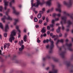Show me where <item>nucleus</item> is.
<instances>
[{"mask_svg":"<svg viewBox=\"0 0 73 73\" xmlns=\"http://www.w3.org/2000/svg\"><path fill=\"white\" fill-rule=\"evenodd\" d=\"M31 9L32 10V11H34V12L36 14V13H37V11H35V8L32 7V8H31Z\"/></svg>","mask_w":73,"mask_h":73,"instance_id":"5701e85b","label":"nucleus"},{"mask_svg":"<svg viewBox=\"0 0 73 73\" xmlns=\"http://www.w3.org/2000/svg\"><path fill=\"white\" fill-rule=\"evenodd\" d=\"M4 2L5 3V7L4 9L6 10L7 9V8L8 6V2H7L6 0H4Z\"/></svg>","mask_w":73,"mask_h":73,"instance_id":"423d86ee","label":"nucleus"},{"mask_svg":"<svg viewBox=\"0 0 73 73\" xmlns=\"http://www.w3.org/2000/svg\"><path fill=\"white\" fill-rule=\"evenodd\" d=\"M58 20H59V18H56L55 19V21H58Z\"/></svg>","mask_w":73,"mask_h":73,"instance_id":"58836bf2","label":"nucleus"},{"mask_svg":"<svg viewBox=\"0 0 73 73\" xmlns=\"http://www.w3.org/2000/svg\"><path fill=\"white\" fill-rule=\"evenodd\" d=\"M47 25V24L46 23H44V25Z\"/></svg>","mask_w":73,"mask_h":73,"instance_id":"603ef678","label":"nucleus"},{"mask_svg":"<svg viewBox=\"0 0 73 73\" xmlns=\"http://www.w3.org/2000/svg\"><path fill=\"white\" fill-rule=\"evenodd\" d=\"M62 30H64V27H63V26H62Z\"/></svg>","mask_w":73,"mask_h":73,"instance_id":"3c124183","label":"nucleus"},{"mask_svg":"<svg viewBox=\"0 0 73 73\" xmlns=\"http://www.w3.org/2000/svg\"><path fill=\"white\" fill-rule=\"evenodd\" d=\"M4 37H7V33H5L4 34Z\"/></svg>","mask_w":73,"mask_h":73,"instance_id":"4c0bfd02","label":"nucleus"},{"mask_svg":"<svg viewBox=\"0 0 73 73\" xmlns=\"http://www.w3.org/2000/svg\"><path fill=\"white\" fill-rule=\"evenodd\" d=\"M50 36H52V38H54L56 37V36L54 35L53 36V33H50Z\"/></svg>","mask_w":73,"mask_h":73,"instance_id":"bb28decb","label":"nucleus"},{"mask_svg":"<svg viewBox=\"0 0 73 73\" xmlns=\"http://www.w3.org/2000/svg\"><path fill=\"white\" fill-rule=\"evenodd\" d=\"M9 9L8 11L5 13V15H7V16L8 17L7 18V17H6L5 16H4L3 18L1 19V20L2 21H3V23H4L5 22V21L4 20H5V19H7V20H12V18H11V17H10L8 15V12H9Z\"/></svg>","mask_w":73,"mask_h":73,"instance_id":"7ed1b4c3","label":"nucleus"},{"mask_svg":"<svg viewBox=\"0 0 73 73\" xmlns=\"http://www.w3.org/2000/svg\"><path fill=\"white\" fill-rule=\"evenodd\" d=\"M46 36V34H44L43 35L41 34L40 36V37H41V38H42V37H43V36H44V37H45V36Z\"/></svg>","mask_w":73,"mask_h":73,"instance_id":"cd10ccee","label":"nucleus"},{"mask_svg":"<svg viewBox=\"0 0 73 73\" xmlns=\"http://www.w3.org/2000/svg\"><path fill=\"white\" fill-rule=\"evenodd\" d=\"M59 42H64V40L61 39L60 40H57V42L56 43V44H57Z\"/></svg>","mask_w":73,"mask_h":73,"instance_id":"6ab92c4d","label":"nucleus"},{"mask_svg":"<svg viewBox=\"0 0 73 73\" xmlns=\"http://www.w3.org/2000/svg\"><path fill=\"white\" fill-rule=\"evenodd\" d=\"M66 45L68 46H72V44H66Z\"/></svg>","mask_w":73,"mask_h":73,"instance_id":"f704fd0d","label":"nucleus"},{"mask_svg":"<svg viewBox=\"0 0 73 73\" xmlns=\"http://www.w3.org/2000/svg\"><path fill=\"white\" fill-rule=\"evenodd\" d=\"M68 40L66 39V42H68Z\"/></svg>","mask_w":73,"mask_h":73,"instance_id":"338daca9","label":"nucleus"},{"mask_svg":"<svg viewBox=\"0 0 73 73\" xmlns=\"http://www.w3.org/2000/svg\"><path fill=\"white\" fill-rule=\"evenodd\" d=\"M9 46H10V44L9 43H6V46L7 48H9Z\"/></svg>","mask_w":73,"mask_h":73,"instance_id":"7c9ffc66","label":"nucleus"},{"mask_svg":"<svg viewBox=\"0 0 73 73\" xmlns=\"http://www.w3.org/2000/svg\"><path fill=\"white\" fill-rule=\"evenodd\" d=\"M50 29V27L49 26H48L47 27V29H48V30H49Z\"/></svg>","mask_w":73,"mask_h":73,"instance_id":"37998d69","label":"nucleus"},{"mask_svg":"<svg viewBox=\"0 0 73 73\" xmlns=\"http://www.w3.org/2000/svg\"><path fill=\"white\" fill-rule=\"evenodd\" d=\"M46 42L47 43H48V42L49 41H50L51 42V44L50 45V49L51 50H52L53 48L54 47V45H53V43H54V42H53V41H52V39H51L50 38L49 40L48 39H46Z\"/></svg>","mask_w":73,"mask_h":73,"instance_id":"20e7f679","label":"nucleus"},{"mask_svg":"<svg viewBox=\"0 0 73 73\" xmlns=\"http://www.w3.org/2000/svg\"><path fill=\"white\" fill-rule=\"evenodd\" d=\"M62 20L63 21L64 24L66 23V18L65 17H62Z\"/></svg>","mask_w":73,"mask_h":73,"instance_id":"9d476101","label":"nucleus"},{"mask_svg":"<svg viewBox=\"0 0 73 73\" xmlns=\"http://www.w3.org/2000/svg\"><path fill=\"white\" fill-rule=\"evenodd\" d=\"M45 42H46V40H44L43 41V43H45Z\"/></svg>","mask_w":73,"mask_h":73,"instance_id":"de8ad7c7","label":"nucleus"},{"mask_svg":"<svg viewBox=\"0 0 73 73\" xmlns=\"http://www.w3.org/2000/svg\"><path fill=\"white\" fill-rule=\"evenodd\" d=\"M20 36H21L20 35H19L18 36V38H20Z\"/></svg>","mask_w":73,"mask_h":73,"instance_id":"6e6d98bb","label":"nucleus"},{"mask_svg":"<svg viewBox=\"0 0 73 73\" xmlns=\"http://www.w3.org/2000/svg\"><path fill=\"white\" fill-rule=\"evenodd\" d=\"M35 27H36V28H38V27H39V25H36L35 26Z\"/></svg>","mask_w":73,"mask_h":73,"instance_id":"ea45409f","label":"nucleus"},{"mask_svg":"<svg viewBox=\"0 0 73 73\" xmlns=\"http://www.w3.org/2000/svg\"><path fill=\"white\" fill-rule=\"evenodd\" d=\"M56 16H57L58 17H60L61 16V14H56V13H54L53 14V17H55Z\"/></svg>","mask_w":73,"mask_h":73,"instance_id":"ddd939ff","label":"nucleus"},{"mask_svg":"<svg viewBox=\"0 0 73 73\" xmlns=\"http://www.w3.org/2000/svg\"><path fill=\"white\" fill-rule=\"evenodd\" d=\"M57 70H53L52 71L50 72L49 73H57Z\"/></svg>","mask_w":73,"mask_h":73,"instance_id":"2eb2a0df","label":"nucleus"},{"mask_svg":"<svg viewBox=\"0 0 73 73\" xmlns=\"http://www.w3.org/2000/svg\"><path fill=\"white\" fill-rule=\"evenodd\" d=\"M51 31L52 32H53V31H54V28H52V29L51 30Z\"/></svg>","mask_w":73,"mask_h":73,"instance_id":"8fccbe9b","label":"nucleus"},{"mask_svg":"<svg viewBox=\"0 0 73 73\" xmlns=\"http://www.w3.org/2000/svg\"><path fill=\"white\" fill-rule=\"evenodd\" d=\"M39 23L40 24H42V20L41 19L39 21Z\"/></svg>","mask_w":73,"mask_h":73,"instance_id":"72a5a7b5","label":"nucleus"},{"mask_svg":"<svg viewBox=\"0 0 73 73\" xmlns=\"http://www.w3.org/2000/svg\"><path fill=\"white\" fill-rule=\"evenodd\" d=\"M14 20L15 22L14 23V25H16V23H17V22H18V20L15 19Z\"/></svg>","mask_w":73,"mask_h":73,"instance_id":"c85d7f7f","label":"nucleus"},{"mask_svg":"<svg viewBox=\"0 0 73 73\" xmlns=\"http://www.w3.org/2000/svg\"><path fill=\"white\" fill-rule=\"evenodd\" d=\"M23 40L25 42L27 41V35H25L23 37Z\"/></svg>","mask_w":73,"mask_h":73,"instance_id":"412c9836","label":"nucleus"},{"mask_svg":"<svg viewBox=\"0 0 73 73\" xmlns=\"http://www.w3.org/2000/svg\"><path fill=\"white\" fill-rule=\"evenodd\" d=\"M2 37V36H1V35H0V38H1V39Z\"/></svg>","mask_w":73,"mask_h":73,"instance_id":"4d7b16f0","label":"nucleus"},{"mask_svg":"<svg viewBox=\"0 0 73 73\" xmlns=\"http://www.w3.org/2000/svg\"><path fill=\"white\" fill-rule=\"evenodd\" d=\"M51 0H48V1H47L46 2L43 1L42 3H40V1H38V0H36L37 1V2L36 3V4H38V5H42V4H46L48 5H51Z\"/></svg>","mask_w":73,"mask_h":73,"instance_id":"f03ea898","label":"nucleus"},{"mask_svg":"<svg viewBox=\"0 0 73 73\" xmlns=\"http://www.w3.org/2000/svg\"><path fill=\"white\" fill-rule=\"evenodd\" d=\"M49 69V67H47L46 68V70H48Z\"/></svg>","mask_w":73,"mask_h":73,"instance_id":"e2e57ef3","label":"nucleus"},{"mask_svg":"<svg viewBox=\"0 0 73 73\" xmlns=\"http://www.w3.org/2000/svg\"><path fill=\"white\" fill-rule=\"evenodd\" d=\"M59 37H61L62 36V34H60L59 35Z\"/></svg>","mask_w":73,"mask_h":73,"instance_id":"09e8293b","label":"nucleus"},{"mask_svg":"<svg viewBox=\"0 0 73 73\" xmlns=\"http://www.w3.org/2000/svg\"><path fill=\"white\" fill-rule=\"evenodd\" d=\"M9 29V27H8V25H5V32H7V31H8V29Z\"/></svg>","mask_w":73,"mask_h":73,"instance_id":"f8f14e48","label":"nucleus"},{"mask_svg":"<svg viewBox=\"0 0 73 73\" xmlns=\"http://www.w3.org/2000/svg\"><path fill=\"white\" fill-rule=\"evenodd\" d=\"M24 43V41L23 40H22L21 41V42L20 41H19V42L18 43L19 44V45H22Z\"/></svg>","mask_w":73,"mask_h":73,"instance_id":"dca6fc26","label":"nucleus"},{"mask_svg":"<svg viewBox=\"0 0 73 73\" xmlns=\"http://www.w3.org/2000/svg\"><path fill=\"white\" fill-rule=\"evenodd\" d=\"M24 45H23L21 46V47L19 48V51H22L24 49Z\"/></svg>","mask_w":73,"mask_h":73,"instance_id":"4be33fe9","label":"nucleus"},{"mask_svg":"<svg viewBox=\"0 0 73 73\" xmlns=\"http://www.w3.org/2000/svg\"><path fill=\"white\" fill-rule=\"evenodd\" d=\"M15 3V0H12V1L9 3V6L10 7H12V3Z\"/></svg>","mask_w":73,"mask_h":73,"instance_id":"f3484780","label":"nucleus"},{"mask_svg":"<svg viewBox=\"0 0 73 73\" xmlns=\"http://www.w3.org/2000/svg\"><path fill=\"white\" fill-rule=\"evenodd\" d=\"M56 40H57V38H56L54 39V41H55Z\"/></svg>","mask_w":73,"mask_h":73,"instance_id":"bf43d9fd","label":"nucleus"},{"mask_svg":"<svg viewBox=\"0 0 73 73\" xmlns=\"http://www.w3.org/2000/svg\"><path fill=\"white\" fill-rule=\"evenodd\" d=\"M0 54L1 55V50H0Z\"/></svg>","mask_w":73,"mask_h":73,"instance_id":"13d9d810","label":"nucleus"},{"mask_svg":"<svg viewBox=\"0 0 73 73\" xmlns=\"http://www.w3.org/2000/svg\"><path fill=\"white\" fill-rule=\"evenodd\" d=\"M45 16H43L42 17V19L43 20H45Z\"/></svg>","mask_w":73,"mask_h":73,"instance_id":"a19ab883","label":"nucleus"},{"mask_svg":"<svg viewBox=\"0 0 73 73\" xmlns=\"http://www.w3.org/2000/svg\"><path fill=\"white\" fill-rule=\"evenodd\" d=\"M3 9V7L1 6L0 7V11L1 12L2 10Z\"/></svg>","mask_w":73,"mask_h":73,"instance_id":"e433bc0d","label":"nucleus"},{"mask_svg":"<svg viewBox=\"0 0 73 73\" xmlns=\"http://www.w3.org/2000/svg\"><path fill=\"white\" fill-rule=\"evenodd\" d=\"M26 29H24V32H26Z\"/></svg>","mask_w":73,"mask_h":73,"instance_id":"864d4df0","label":"nucleus"},{"mask_svg":"<svg viewBox=\"0 0 73 73\" xmlns=\"http://www.w3.org/2000/svg\"><path fill=\"white\" fill-rule=\"evenodd\" d=\"M50 34V31H48L47 32V35H49V34Z\"/></svg>","mask_w":73,"mask_h":73,"instance_id":"a18cd8bd","label":"nucleus"},{"mask_svg":"<svg viewBox=\"0 0 73 73\" xmlns=\"http://www.w3.org/2000/svg\"><path fill=\"white\" fill-rule=\"evenodd\" d=\"M58 25H59V23H58V24H56V26Z\"/></svg>","mask_w":73,"mask_h":73,"instance_id":"774afa93","label":"nucleus"},{"mask_svg":"<svg viewBox=\"0 0 73 73\" xmlns=\"http://www.w3.org/2000/svg\"><path fill=\"white\" fill-rule=\"evenodd\" d=\"M67 24H68V26L67 27V28H69V26H70V25H71L72 24L71 23V22L70 21H68V22H67Z\"/></svg>","mask_w":73,"mask_h":73,"instance_id":"aec40b11","label":"nucleus"},{"mask_svg":"<svg viewBox=\"0 0 73 73\" xmlns=\"http://www.w3.org/2000/svg\"><path fill=\"white\" fill-rule=\"evenodd\" d=\"M42 11H39V12L41 14H42L43 13H44V11L45 10V8H43L42 9Z\"/></svg>","mask_w":73,"mask_h":73,"instance_id":"4468645a","label":"nucleus"},{"mask_svg":"<svg viewBox=\"0 0 73 73\" xmlns=\"http://www.w3.org/2000/svg\"><path fill=\"white\" fill-rule=\"evenodd\" d=\"M41 14H42L40 13L38 14V15L37 17H38V19H40V17H41Z\"/></svg>","mask_w":73,"mask_h":73,"instance_id":"393cba45","label":"nucleus"},{"mask_svg":"<svg viewBox=\"0 0 73 73\" xmlns=\"http://www.w3.org/2000/svg\"><path fill=\"white\" fill-rule=\"evenodd\" d=\"M47 13H49V10H48L47 11Z\"/></svg>","mask_w":73,"mask_h":73,"instance_id":"0e129e2a","label":"nucleus"},{"mask_svg":"<svg viewBox=\"0 0 73 73\" xmlns=\"http://www.w3.org/2000/svg\"><path fill=\"white\" fill-rule=\"evenodd\" d=\"M33 0H31V3L32 7H38V4H36V3H35L33 4Z\"/></svg>","mask_w":73,"mask_h":73,"instance_id":"39448f33","label":"nucleus"},{"mask_svg":"<svg viewBox=\"0 0 73 73\" xmlns=\"http://www.w3.org/2000/svg\"><path fill=\"white\" fill-rule=\"evenodd\" d=\"M49 45H47V46H46V48H47V49H48V48H49Z\"/></svg>","mask_w":73,"mask_h":73,"instance_id":"79ce46f5","label":"nucleus"},{"mask_svg":"<svg viewBox=\"0 0 73 73\" xmlns=\"http://www.w3.org/2000/svg\"><path fill=\"white\" fill-rule=\"evenodd\" d=\"M60 29H61V27H59L58 29L56 30V32L57 33H59V32H60Z\"/></svg>","mask_w":73,"mask_h":73,"instance_id":"b1692460","label":"nucleus"},{"mask_svg":"<svg viewBox=\"0 0 73 73\" xmlns=\"http://www.w3.org/2000/svg\"><path fill=\"white\" fill-rule=\"evenodd\" d=\"M34 20L35 22H37V21H38V19H37V18L35 17L34 18Z\"/></svg>","mask_w":73,"mask_h":73,"instance_id":"2f4dec72","label":"nucleus"},{"mask_svg":"<svg viewBox=\"0 0 73 73\" xmlns=\"http://www.w3.org/2000/svg\"><path fill=\"white\" fill-rule=\"evenodd\" d=\"M37 42H38V43H40V40H39V38H37Z\"/></svg>","mask_w":73,"mask_h":73,"instance_id":"c9c22d12","label":"nucleus"},{"mask_svg":"<svg viewBox=\"0 0 73 73\" xmlns=\"http://www.w3.org/2000/svg\"><path fill=\"white\" fill-rule=\"evenodd\" d=\"M46 20L47 22H48V21H49V19H48V18H46Z\"/></svg>","mask_w":73,"mask_h":73,"instance_id":"c03bdc74","label":"nucleus"},{"mask_svg":"<svg viewBox=\"0 0 73 73\" xmlns=\"http://www.w3.org/2000/svg\"><path fill=\"white\" fill-rule=\"evenodd\" d=\"M0 16H3V14L1 13H0Z\"/></svg>","mask_w":73,"mask_h":73,"instance_id":"680f3d73","label":"nucleus"},{"mask_svg":"<svg viewBox=\"0 0 73 73\" xmlns=\"http://www.w3.org/2000/svg\"><path fill=\"white\" fill-rule=\"evenodd\" d=\"M7 47V43H5L4 45V49H5Z\"/></svg>","mask_w":73,"mask_h":73,"instance_id":"473e14b6","label":"nucleus"},{"mask_svg":"<svg viewBox=\"0 0 73 73\" xmlns=\"http://www.w3.org/2000/svg\"><path fill=\"white\" fill-rule=\"evenodd\" d=\"M46 59V58H44L43 59V60H45Z\"/></svg>","mask_w":73,"mask_h":73,"instance_id":"052dcab7","label":"nucleus"},{"mask_svg":"<svg viewBox=\"0 0 73 73\" xmlns=\"http://www.w3.org/2000/svg\"><path fill=\"white\" fill-rule=\"evenodd\" d=\"M72 1H70V2L69 3V4H68V3H66V2H64V5H67V6L68 7H70L71 6V5H72Z\"/></svg>","mask_w":73,"mask_h":73,"instance_id":"0eeeda50","label":"nucleus"},{"mask_svg":"<svg viewBox=\"0 0 73 73\" xmlns=\"http://www.w3.org/2000/svg\"><path fill=\"white\" fill-rule=\"evenodd\" d=\"M60 5H58L57 8L56 9V11H58L59 12H61V9H60Z\"/></svg>","mask_w":73,"mask_h":73,"instance_id":"6e6552de","label":"nucleus"},{"mask_svg":"<svg viewBox=\"0 0 73 73\" xmlns=\"http://www.w3.org/2000/svg\"><path fill=\"white\" fill-rule=\"evenodd\" d=\"M52 24L50 25V26L51 27H53L54 25V20L53 19L51 21Z\"/></svg>","mask_w":73,"mask_h":73,"instance_id":"9b49d317","label":"nucleus"},{"mask_svg":"<svg viewBox=\"0 0 73 73\" xmlns=\"http://www.w3.org/2000/svg\"><path fill=\"white\" fill-rule=\"evenodd\" d=\"M17 42H18V41H17V40H15L14 41V42L15 44H16V43H17Z\"/></svg>","mask_w":73,"mask_h":73,"instance_id":"49530a36","label":"nucleus"},{"mask_svg":"<svg viewBox=\"0 0 73 73\" xmlns=\"http://www.w3.org/2000/svg\"><path fill=\"white\" fill-rule=\"evenodd\" d=\"M51 10V11H52L53 10V8H52Z\"/></svg>","mask_w":73,"mask_h":73,"instance_id":"69168bd1","label":"nucleus"},{"mask_svg":"<svg viewBox=\"0 0 73 73\" xmlns=\"http://www.w3.org/2000/svg\"><path fill=\"white\" fill-rule=\"evenodd\" d=\"M16 29H17V31H18L19 33H20V30L19 29V26H16Z\"/></svg>","mask_w":73,"mask_h":73,"instance_id":"a878e982","label":"nucleus"},{"mask_svg":"<svg viewBox=\"0 0 73 73\" xmlns=\"http://www.w3.org/2000/svg\"><path fill=\"white\" fill-rule=\"evenodd\" d=\"M0 28L2 29H3V25H2V23H0Z\"/></svg>","mask_w":73,"mask_h":73,"instance_id":"c756f323","label":"nucleus"},{"mask_svg":"<svg viewBox=\"0 0 73 73\" xmlns=\"http://www.w3.org/2000/svg\"><path fill=\"white\" fill-rule=\"evenodd\" d=\"M16 30H13L11 33V34L10 35V37L9 39V40L10 42H12V40H15V38L13 36H15L16 35Z\"/></svg>","mask_w":73,"mask_h":73,"instance_id":"f257e3e1","label":"nucleus"},{"mask_svg":"<svg viewBox=\"0 0 73 73\" xmlns=\"http://www.w3.org/2000/svg\"><path fill=\"white\" fill-rule=\"evenodd\" d=\"M45 27H44L42 29L41 32H42V33H45V32H46V30H45Z\"/></svg>","mask_w":73,"mask_h":73,"instance_id":"a211bd4d","label":"nucleus"},{"mask_svg":"<svg viewBox=\"0 0 73 73\" xmlns=\"http://www.w3.org/2000/svg\"><path fill=\"white\" fill-rule=\"evenodd\" d=\"M30 18L31 19H33V16H31L30 17Z\"/></svg>","mask_w":73,"mask_h":73,"instance_id":"5fc2aeb1","label":"nucleus"},{"mask_svg":"<svg viewBox=\"0 0 73 73\" xmlns=\"http://www.w3.org/2000/svg\"><path fill=\"white\" fill-rule=\"evenodd\" d=\"M13 9V13L16 15H18L19 14V13L17 12L16 10H15V8L14 7H12Z\"/></svg>","mask_w":73,"mask_h":73,"instance_id":"1a4fd4ad","label":"nucleus"}]
</instances>
